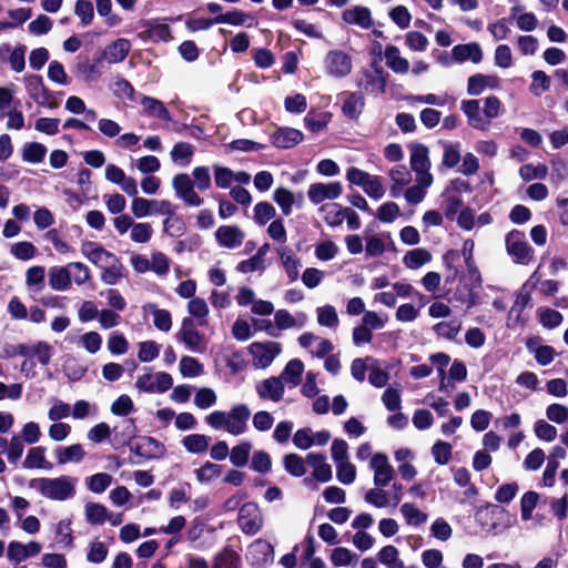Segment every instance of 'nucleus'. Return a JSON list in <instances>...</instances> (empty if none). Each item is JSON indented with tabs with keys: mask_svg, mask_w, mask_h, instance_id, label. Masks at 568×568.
Returning <instances> with one entry per match:
<instances>
[{
	"mask_svg": "<svg viewBox=\"0 0 568 568\" xmlns=\"http://www.w3.org/2000/svg\"><path fill=\"white\" fill-rule=\"evenodd\" d=\"M251 409L246 404H236L230 410H213L205 416L207 426L214 430H224L233 436L246 433Z\"/></svg>",
	"mask_w": 568,
	"mask_h": 568,
	"instance_id": "nucleus-1",
	"label": "nucleus"
},
{
	"mask_svg": "<svg viewBox=\"0 0 568 568\" xmlns=\"http://www.w3.org/2000/svg\"><path fill=\"white\" fill-rule=\"evenodd\" d=\"M78 478L61 475L59 477H40L29 481V487L52 501H65L75 496Z\"/></svg>",
	"mask_w": 568,
	"mask_h": 568,
	"instance_id": "nucleus-2",
	"label": "nucleus"
},
{
	"mask_svg": "<svg viewBox=\"0 0 568 568\" xmlns=\"http://www.w3.org/2000/svg\"><path fill=\"white\" fill-rule=\"evenodd\" d=\"M176 341L184 344L185 348L192 353L203 354L207 348V341L199 332L192 318L184 317L181 327L175 334Z\"/></svg>",
	"mask_w": 568,
	"mask_h": 568,
	"instance_id": "nucleus-3",
	"label": "nucleus"
},
{
	"mask_svg": "<svg viewBox=\"0 0 568 568\" xmlns=\"http://www.w3.org/2000/svg\"><path fill=\"white\" fill-rule=\"evenodd\" d=\"M506 251L516 263L527 265L534 256V251L526 241L524 232L513 230L505 237Z\"/></svg>",
	"mask_w": 568,
	"mask_h": 568,
	"instance_id": "nucleus-4",
	"label": "nucleus"
},
{
	"mask_svg": "<svg viewBox=\"0 0 568 568\" xmlns=\"http://www.w3.org/2000/svg\"><path fill=\"white\" fill-rule=\"evenodd\" d=\"M237 523L243 534L254 536L262 530L264 516L255 503H246L240 508Z\"/></svg>",
	"mask_w": 568,
	"mask_h": 568,
	"instance_id": "nucleus-5",
	"label": "nucleus"
},
{
	"mask_svg": "<svg viewBox=\"0 0 568 568\" xmlns=\"http://www.w3.org/2000/svg\"><path fill=\"white\" fill-rule=\"evenodd\" d=\"M324 67L329 77L345 78L352 72V58L343 50H331L324 58Z\"/></svg>",
	"mask_w": 568,
	"mask_h": 568,
	"instance_id": "nucleus-6",
	"label": "nucleus"
},
{
	"mask_svg": "<svg viewBox=\"0 0 568 568\" xmlns=\"http://www.w3.org/2000/svg\"><path fill=\"white\" fill-rule=\"evenodd\" d=\"M248 351L252 355L253 366L255 368H266L273 363L282 348L280 343L267 341L251 344Z\"/></svg>",
	"mask_w": 568,
	"mask_h": 568,
	"instance_id": "nucleus-7",
	"label": "nucleus"
},
{
	"mask_svg": "<svg viewBox=\"0 0 568 568\" xmlns=\"http://www.w3.org/2000/svg\"><path fill=\"white\" fill-rule=\"evenodd\" d=\"M173 385V378L169 373H146L138 376L135 387L145 393H165Z\"/></svg>",
	"mask_w": 568,
	"mask_h": 568,
	"instance_id": "nucleus-8",
	"label": "nucleus"
},
{
	"mask_svg": "<svg viewBox=\"0 0 568 568\" xmlns=\"http://www.w3.org/2000/svg\"><path fill=\"white\" fill-rule=\"evenodd\" d=\"M172 187L176 197L182 200L189 206H200L203 199L195 192L192 179L185 173H180L173 176Z\"/></svg>",
	"mask_w": 568,
	"mask_h": 568,
	"instance_id": "nucleus-9",
	"label": "nucleus"
},
{
	"mask_svg": "<svg viewBox=\"0 0 568 568\" xmlns=\"http://www.w3.org/2000/svg\"><path fill=\"white\" fill-rule=\"evenodd\" d=\"M369 468L374 473V485L386 487L394 479L395 471L389 464L388 457L383 453H376L371 457Z\"/></svg>",
	"mask_w": 568,
	"mask_h": 568,
	"instance_id": "nucleus-10",
	"label": "nucleus"
},
{
	"mask_svg": "<svg viewBox=\"0 0 568 568\" xmlns=\"http://www.w3.org/2000/svg\"><path fill=\"white\" fill-rule=\"evenodd\" d=\"M343 193V186L341 182L333 181L327 183H312L307 190L308 200L317 205L325 200L334 201L338 199Z\"/></svg>",
	"mask_w": 568,
	"mask_h": 568,
	"instance_id": "nucleus-11",
	"label": "nucleus"
},
{
	"mask_svg": "<svg viewBox=\"0 0 568 568\" xmlns=\"http://www.w3.org/2000/svg\"><path fill=\"white\" fill-rule=\"evenodd\" d=\"M81 253L92 264L100 268L109 266L110 263L114 264L118 258L115 254L106 251L101 244L90 241L82 243Z\"/></svg>",
	"mask_w": 568,
	"mask_h": 568,
	"instance_id": "nucleus-12",
	"label": "nucleus"
},
{
	"mask_svg": "<svg viewBox=\"0 0 568 568\" xmlns=\"http://www.w3.org/2000/svg\"><path fill=\"white\" fill-rule=\"evenodd\" d=\"M409 163L415 172V178H433L428 148L423 144H413L409 149Z\"/></svg>",
	"mask_w": 568,
	"mask_h": 568,
	"instance_id": "nucleus-13",
	"label": "nucleus"
},
{
	"mask_svg": "<svg viewBox=\"0 0 568 568\" xmlns=\"http://www.w3.org/2000/svg\"><path fill=\"white\" fill-rule=\"evenodd\" d=\"M105 179L119 185L126 195H136L139 193L136 180L126 175L125 172L115 164H108L105 166Z\"/></svg>",
	"mask_w": 568,
	"mask_h": 568,
	"instance_id": "nucleus-14",
	"label": "nucleus"
},
{
	"mask_svg": "<svg viewBox=\"0 0 568 568\" xmlns=\"http://www.w3.org/2000/svg\"><path fill=\"white\" fill-rule=\"evenodd\" d=\"M246 557L252 566L263 567L273 561L274 548L268 541L256 539L248 546Z\"/></svg>",
	"mask_w": 568,
	"mask_h": 568,
	"instance_id": "nucleus-15",
	"label": "nucleus"
},
{
	"mask_svg": "<svg viewBox=\"0 0 568 568\" xmlns=\"http://www.w3.org/2000/svg\"><path fill=\"white\" fill-rule=\"evenodd\" d=\"M41 549V545L34 540H31L28 544L12 540L8 545L7 557L10 561L20 564L29 557L39 555Z\"/></svg>",
	"mask_w": 568,
	"mask_h": 568,
	"instance_id": "nucleus-16",
	"label": "nucleus"
},
{
	"mask_svg": "<svg viewBox=\"0 0 568 568\" xmlns=\"http://www.w3.org/2000/svg\"><path fill=\"white\" fill-rule=\"evenodd\" d=\"M308 322V315L305 312L291 314L287 310H278L274 314V323L281 331L302 329Z\"/></svg>",
	"mask_w": 568,
	"mask_h": 568,
	"instance_id": "nucleus-17",
	"label": "nucleus"
},
{
	"mask_svg": "<svg viewBox=\"0 0 568 568\" xmlns=\"http://www.w3.org/2000/svg\"><path fill=\"white\" fill-rule=\"evenodd\" d=\"M500 85V79L495 74L477 73L468 78L467 93L469 95H479L486 89L496 90Z\"/></svg>",
	"mask_w": 568,
	"mask_h": 568,
	"instance_id": "nucleus-18",
	"label": "nucleus"
},
{
	"mask_svg": "<svg viewBox=\"0 0 568 568\" xmlns=\"http://www.w3.org/2000/svg\"><path fill=\"white\" fill-rule=\"evenodd\" d=\"M284 383L280 377H270L256 385V393L262 399H270L275 403L284 396Z\"/></svg>",
	"mask_w": 568,
	"mask_h": 568,
	"instance_id": "nucleus-19",
	"label": "nucleus"
},
{
	"mask_svg": "<svg viewBox=\"0 0 568 568\" xmlns=\"http://www.w3.org/2000/svg\"><path fill=\"white\" fill-rule=\"evenodd\" d=\"M215 237L220 246L226 248H236L242 244L244 240V233L237 226L223 225L216 230Z\"/></svg>",
	"mask_w": 568,
	"mask_h": 568,
	"instance_id": "nucleus-20",
	"label": "nucleus"
},
{
	"mask_svg": "<svg viewBox=\"0 0 568 568\" xmlns=\"http://www.w3.org/2000/svg\"><path fill=\"white\" fill-rule=\"evenodd\" d=\"M303 133L293 128H280L271 135V142L274 146L290 149L302 142Z\"/></svg>",
	"mask_w": 568,
	"mask_h": 568,
	"instance_id": "nucleus-21",
	"label": "nucleus"
},
{
	"mask_svg": "<svg viewBox=\"0 0 568 568\" xmlns=\"http://www.w3.org/2000/svg\"><path fill=\"white\" fill-rule=\"evenodd\" d=\"M452 55L453 59L459 63H463L465 61L479 63L483 60V50L479 43L470 42L466 44L455 45L452 50Z\"/></svg>",
	"mask_w": 568,
	"mask_h": 568,
	"instance_id": "nucleus-22",
	"label": "nucleus"
},
{
	"mask_svg": "<svg viewBox=\"0 0 568 568\" xmlns=\"http://www.w3.org/2000/svg\"><path fill=\"white\" fill-rule=\"evenodd\" d=\"M342 19L348 24H356L362 29H368L373 24L372 14L368 8L355 6L342 13Z\"/></svg>",
	"mask_w": 568,
	"mask_h": 568,
	"instance_id": "nucleus-23",
	"label": "nucleus"
},
{
	"mask_svg": "<svg viewBox=\"0 0 568 568\" xmlns=\"http://www.w3.org/2000/svg\"><path fill=\"white\" fill-rule=\"evenodd\" d=\"M146 29L139 37L144 41L169 42L172 40L170 27L166 23L149 21L145 23Z\"/></svg>",
	"mask_w": 568,
	"mask_h": 568,
	"instance_id": "nucleus-24",
	"label": "nucleus"
},
{
	"mask_svg": "<svg viewBox=\"0 0 568 568\" xmlns=\"http://www.w3.org/2000/svg\"><path fill=\"white\" fill-rule=\"evenodd\" d=\"M306 463L313 468V478L327 483L332 479V467L326 463V457L322 454L311 453L306 456Z\"/></svg>",
	"mask_w": 568,
	"mask_h": 568,
	"instance_id": "nucleus-25",
	"label": "nucleus"
},
{
	"mask_svg": "<svg viewBox=\"0 0 568 568\" xmlns=\"http://www.w3.org/2000/svg\"><path fill=\"white\" fill-rule=\"evenodd\" d=\"M386 65L395 73L405 74L409 71V62L402 57L396 45L388 44L384 50Z\"/></svg>",
	"mask_w": 568,
	"mask_h": 568,
	"instance_id": "nucleus-26",
	"label": "nucleus"
},
{
	"mask_svg": "<svg viewBox=\"0 0 568 568\" xmlns=\"http://www.w3.org/2000/svg\"><path fill=\"white\" fill-rule=\"evenodd\" d=\"M131 43L128 39L120 38L110 43L103 51V58L109 63L122 62L130 52Z\"/></svg>",
	"mask_w": 568,
	"mask_h": 568,
	"instance_id": "nucleus-27",
	"label": "nucleus"
},
{
	"mask_svg": "<svg viewBox=\"0 0 568 568\" xmlns=\"http://www.w3.org/2000/svg\"><path fill=\"white\" fill-rule=\"evenodd\" d=\"M278 254L288 280L295 282L300 275L301 260L288 247H282Z\"/></svg>",
	"mask_w": 568,
	"mask_h": 568,
	"instance_id": "nucleus-28",
	"label": "nucleus"
},
{
	"mask_svg": "<svg viewBox=\"0 0 568 568\" xmlns=\"http://www.w3.org/2000/svg\"><path fill=\"white\" fill-rule=\"evenodd\" d=\"M343 106L342 111L344 115L349 119H356L359 116L364 109V98L357 92H345L342 94Z\"/></svg>",
	"mask_w": 568,
	"mask_h": 568,
	"instance_id": "nucleus-29",
	"label": "nucleus"
},
{
	"mask_svg": "<svg viewBox=\"0 0 568 568\" xmlns=\"http://www.w3.org/2000/svg\"><path fill=\"white\" fill-rule=\"evenodd\" d=\"M49 284L54 291H67L71 285L69 264L65 266H53L49 270Z\"/></svg>",
	"mask_w": 568,
	"mask_h": 568,
	"instance_id": "nucleus-30",
	"label": "nucleus"
},
{
	"mask_svg": "<svg viewBox=\"0 0 568 568\" xmlns=\"http://www.w3.org/2000/svg\"><path fill=\"white\" fill-rule=\"evenodd\" d=\"M434 178L420 176L415 178V185L409 186L405 192V199L409 204L420 203L425 196L427 189L433 184Z\"/></svg>",
	"mask_w": 568,
	"mask_h": 568,
	"instance_id": "nucleus-31",
	"label": "nucleus"
},
{
	"mask_svg": "<svg viewBox=\"0 0 568 568\" xmlns=\"http://www.w3.org/2000/svg\"><path fill=\"white\" fill-rule=\"evenodd\" d=\"M22 465L26 469L50 470L52 468V464L45 458V448L42 446H37L29 449Z\"/></svg>",
	"mask_w": 568,
	"mask_h": 568,
	"instance_id": "nucleus-32",
	"label": "nucleus"
},
{
	"mask_svg": "<svg viewBox=\"0 0 568 568\" xmlns=\"http://www.w3.org/2000/svg\"><path fill=\"white\" fill-rule=\"evenodd\" d=\"M304 372V364L301 359H291L284 367L283 372L278 376L282 382L287 384L290 387H296Z\"/></svg>",
	"mask_w": 568,
	"mask_h": 568,
	"instance_id": "nucleus-33",
	"label": "nucleus"
},
{
	"mask_svg": "<svg viewBox=\"0 0 568 568\" xmlns=\"http://www.w3.org/2000/svg\"><path fill=\"white\" fill-rule=\"evenodd\" d=\"M432 329L438 337L454 341L462 329V321L458 317L440 321Z\"/></svg>",
	"mask_w": 568,
	"mask_h": 568,
	"instance_id": "nucleus-34",
	"label": "nucleus"
},
{
	"mask_svg": "<svg viewBox=\"0 0 568 568\" xmlns=\"http://www.w3.org/2000/svg\"><path fill=\"white\" fill-rule=\"evenodd\" d=\"M215 23H229L232 26H246L248 28L257 24L254 17L241 10H233L215 17Z\"/></svg>",
	"mask_w": 568,
	"mask_h": 568,
	"instance_id": "nucleus-35",
	"label": "nucleus"
},
{
	"mask_svg": "<svg viewBox=\"0 0 568 568\" xmlns=\"http://www.w3.org/2000/svg\"><path fill=\"white\" fill-rule=\"evenodd\" d=\"M140 103L143 108V112L149 116H154L164 121H170L171 115L162 101L143 95L140 100Z\"/></svg>",
	"mask_w": 568,
	"mask_h": 568,
	"instance_id": "nucleus-36",
	"label": "nucleus"
},
{
	"mask_svg": "<svg viewBox=\"0 0 568 568\" xmlns=\"http://www.w3.org/2000/svg\"><path fill=\"white\" fill-rule=\"evenodd\" d=\"M462 110L468 119V123L479 130H486L488 122H486L480 115V108L478 100H466L462 102Z\"/></svg>",
	"mask_w": 568,
	"mask_h": 568,
	"instance_id": "nucleus-37",
	"label": "nucleus"
},
{
	"mask_svg": "<svg viewBox=\"0 0 568 568\" xmlns=\"http://www.w3.org/2000/svg\"><path fill=\"white\" fill-rule=\"evenodd\" d=\"M85 456V452L80 444H73L65 447H58L55 449V457L59 465L69 463H80Z\"/></svg>",
	"mask_w": 568,
	"mask_h": 568,
	"instance_id": "nucleus-38",
	"label": "nucleus"
},
{
	"mask_svg": "<svg viewBox=\"0 0 568 568\" xmlns=\"http://www.w3.org/2000/svg\"><path fill=\"white\" fill-rule=\"evenodd\" d=\"M241 556L231 547H225L213 558V568H241Z\"/></svg>",
	"mask_w": 568,
	"mask_h": 568,
	"instance_id": "nucleus-39",
	"label": "nucleus"
},
{
	"mask_svg": "<svg viewBox=\"0 0 568 568\" xmlns=\"http://www.w3.org/2000/svg\"><path fill=\"white\" fill-rule=\"evenodd\" d=\"M389 178L393 182L390 187V195L394 197H397L403 187L406 186L412 180L410 172L405 165L394 166L389 172Z\"/></svg>",
	"mask_w": 568,
	"mask_h": 568,
	"instance_id": "nucleus-40",
	"label": "nucleus"
},
{
	"mask_svg": "<svg viewBox=\"0 0 568 568\" xmlns=\"http://www.w3.org/2000/svg\"><path fill=\"white\" fill-rule=\"evenodd\" d=\"M399 511L408 526L419 527L428 519V515L413 503H404L400 506Z\"/></svg>",
	"mask_w": 568,
	"mask_h": 568,
	"instance_id": "nucleus-41",
	"label": "nucleus"
},
{
	"mask_svg": "<svg viewBox=\"0 0 568 568\" xmlns=\"http://www.w3.org/2000/svg\"><path fill=\"white\" fill-rule=\"evenodd\" d=\"M345 211L346 207L343 209L337 203H327L320 207L324 222L332 227L339 226L343 223L345 220Z\"/></svg>",
	"mask_w": 568,
	"mask_h": 568,
	"instance_id": "nucleus-42",
	"label": "nucleus"
},
{
	"mask_svg": "<svg viewBox=\"0 0 568 568\" xmlns=\"http://www.w3.org/2000/svg\"><path fill=\"white\" fill-rule=\"evenodd\" d=\"M195 148L189 142H178L170 152L173 163L180 166H186L191 163Z\"/></svg>",
	"mask_w": 568,
	"mask_h": 568,
	"instance_id": "nucleus-43",
	"label": "nucleus"
},
{
	"mask_svg": "<svg viewBox=\"0 0 568 568\" xmlns=\"http://www.w3.org/2000/svg\"><path fill=\"white\" fill-rule=\"evenodd\" d=\"M316 321L320 326L336 329L339 324L338 314L333 305H323L316 308Z\"/></svg>",
	"mask_w": 568,
	"mask_h": 568,
	"instance_id": "nucleus-44",
	"label": "nucleus"
},
{
	"mask_svg": "<svg viewBox=\"0 0 568 568\" xmlns=\"http://www.w3.org/2000/svg\"><path fill=\"white\" fill-rule=\"evenodd\" d=\"M143 310L152 314L153 324L159 331L169 332L171 329L172 317L169 311L158 308L155 304H148Z\"/></svg>",
	"mask_w": 568,
	"mask_h": 568,
	"instance_id": "nucleus-45",
	"label": "nucleus"
},
{
	"mask_svg": "<svg viewBox=\"0 0 568 568\" xmlns=\"http://www.w3.org/2000/svg\"><path fill=\"white\" fill-rule=\"evenodd\" d=\"M47 154V148L39 142H28L23 144L21 158L24 162L38 164L42 162Z\"/></svg>",
	"mask_w": 568,
	"mask_h": 568,
	"instance_id": "nucleus-46",
	"label": "nucleus"
},
{
	"mask_svg": "<svg viewBox=\"0 0 568 568\" xmlns=\"http://www.w3.org/2000/svg\"><path fill=\"white\" fill-rule=\"evenodd\" d=\"M378 561L386 568H405L398 549L393 545L384 546L377 554Z\"/></svg>",
	"mask_w": 568,
	"mask_h": 568,
	"instance_id": "nucleus-47",
	"label": "nucleus"
},
{
	"mask_svg": "<svg viewBox=\"0 0 568 568\" xmlns=\"http://www.w3.org/2000/svg\"><path fill=\"white\" fill-rule=\"evenodd\" d=\"M138 450L148 458H160L165 454V446L153 437H144L138 445Z\"/></svg>",
	"mask_w": 568,
	"mask_h": 568,
	"instance_id": "nucleus-48",
	"label": "nucleus"
},
{
	"mask_svg": "<svg viewBox=\"0 0 568 568\" xmlns=\"http://www.w3.org/2000/svg\"><path fill=\"white\" fill-rule=\"evenodd\" d=\"M45 270L43 266L34 265L26 272V285L29 291L39 293L44 286Z\"/></svg>",
	"mask_w": 568,
	"mask_h": 568,
	"instance_id": "nucleus-49",
	"label": "nucleus"
},
{
	"mask_svg": "<svg viewBox=\"0 0 568 568\" xmlns=\"http://www.w3.org/2000/svg\"><path fill=\"white\" fill-rule=\"evenodd\" d=\"M182 445L191 454H201L207 450L210 437L204 434H191L182 439Z\"/></svg>",
	"mask_w": 568,
	"mask_h": 568,
	"instance_id": "nucleus-50",
	"label": "nucleus"
},
{
	"mask_svg": "<svg viewBox=\"0 0 568 568\" xmlns=\"http://www.w3.org/2000/svg\"><path fill=\"white\" fill-rule=\"evenodd\" d=\"M432 260V254L426 248H414L408 251L403 258L406 267L416 270L427 264Z\"/></svg>",
	"mask_w": 568,
	"mask_h": 568,
	"instance_id": "nucleus-51",
	"label": "nucleus"
},
{
	"mask_svg": "<svg viewBox=\"0 0 568 568\" xmlns=\"http://www.w3.org/2000/svg\"><path fill=\"white\" fill-rule=\"evenodd\" d=\"M442 165L447 169L455 168L462 160L460 144L458 142H442Z\"/></svg>",
	"mask_w": 568,
	"mask_h": 568,
	"instance_id": "nucleus-52",
	"label": "nucleus"
},
{
	"mask_svg": "<svg viewBox=\"0 0 568 568\" xmlns=\"http://www.w3.org/2000/svg\"><path fill=\"white\" fill-rule=\"evenodd\" d=\"M383 488L384 487L375 486L374 488L368 489L364 497L365 501L376 508L393 506L390 496Z\"/></svg>",
	"mask_w": 568,
	"mask_h": 568,
	"instance_id": "nucleus-53",
	"label": "nucleus"
},
{
	"mask_svg": "<svg viewBox=\"0 0 568 568\" xmlns=\"http://www.w3.org/2000/svg\"><path fill=\"white\" fill-rule=\"evenodd\" d=\"M187 312L194 317L199 325H204L206 323V317L210 313L209 305L203 297H193L187 303Z\"/></svg>",
	"mask_w": 568,
	"mask_h": 568,
	"instance_id": "nucleus-54",
	"label": "nucleus"
},
{
	"mask_svg": "<svg viewBox=\"0 0 568 568\" xmlns=\"http://www.w3.org/2000/svg\"><path fill=\"white\" fill-rule=\"evenodd\" d=\"M4 53H10L9 63L13 71L22 72L24 70L26 61L23 47H18L11 50L9 44H2L0 45V55Z\"/></svg>",
	"mask_w": 568,
	"mask_h": 568,
	"instance_id": "nucleus-55",
	"label": "nucleus"
},
{
	"mask_svg": "<svg viewBox=\"0 0 568 568\" xmlns=\"http://www.w3.org/2000/svg\"><path fill=\"white\" fill-rule=\"evenodd\" d=\"M551 85V79L545 71L537 70L531 73V84L529 91L535 97H540L544 92L548 91Z\"/></svg>",
	"mask_w": 568,
	"mask_h": 568,
	"instance_id": "nucleus-56",
	"label": "nucleus"
},
{
	"mask_svg": "<svg viewBox=\"0 0 568 568\" xmlns=\"http://www.w3.org/2000/svg\"><path fill=\"white\" fill-rule=\"evenodd\" d=\"M217 402V395L214 389L210 387H201L195 390L194 405L199 409H209Z\"/></svg>",
	"mask_w": 568,
	"mask_h": 568,
	"instance_id": "nucleus-57",
	"label": "nucleus"
},
{
	"mask_svg": "<svg viewBox=\"0 0 568 568\" xmlns=\"http://www.w3.org/2000/svg\"><path fill=\"white\" fill-rule=\"evenodd\" d=\"M37 253V247L29 241L17 242L10 246V254L20 261H30Z\"/></svg>",
	"mask_w": 568,
	"mask_h": 568,
	"instance_id": "nucleus-58",
	"label": "nucleus"
},
{
	"mask_svg": "<svg viewBox=\"0 0 568 568\" xmlns=\"http://www.w3.org/2000/svg\"><path fill=\"white\" fill-rule=\"evenodd\" d=\"M454 300L466 310H470L477 304L478 295L474 290L466 284H460L454 293Z\"/></svg>",
	"mask_w": 568,
	"mask_h": 568,
	"instance_id": "nucleus-59",
	"label": "nucleus"
},
{
	"mask_svg": "<svg viewBox=\"0 0 568 568\" xmlns=\"http://www.w3.org/2000/svg\"><path fill=\"white\" fill-rule=\"evenodd\" d=\"M273 200L281 207L284 215L287 216L292 213L295 196L290 190L277 187L273 193Z\"/></svg>",
	"mask_w": 568,
	"mask_h": 568,
	"instance_id": "nucleus-60",
	"label": "nucleus"
},
{
	"mask_svg": "<svg viewBox=\"0 0 568 568\" xmlns=\"http://www.w3.org/2000/svg\"><path fill=\"white\" fill-rule=\"evenodd\" d=\"M180 373L183 377L193 378L204 373L203 365L194 357L183 356L180 361Z\"/></svg>",
	"mask_w": 568,
	"mask_h": 568,
	"instance_id": "nucleus-61",
	"label": "nucleus"
},
{
	"mask_svg": "<svg viewBox=\"0 0 568 568\" xmlns=\"http://www.w3.org/2000/svg\"><path fill=\"white\" fill-rule=\"evenodd\" d=\"M153 235V229L150 223L146 222H134L131 232L130 239L132 242L138 244L148 243Z\"/></svg>",
	"mask_w": 568,
	"mask_h": 568,
	"instance_id": "nucleus-62",
	"label": "nucleus"
},
{
	"mask_svg": "<svg viewBox=\"0 0 568 568\" xmlns=\"http://www.w3.org/2000/svg\"><path fill=\"white\" fill-rule=\"evenodd\" d=\"M108 509L98 503H88L85 505V518L87 521L92 525H101L108 518Z\"/></svg>",
	"mask_w": 568,
	"mask_h": 568,
	"instance_id": "nucleus-63",
	"label": "nucleus"
},
{
	"mask_svg": "<svg viewBox=\"0 0 568 568\" xmlns=\"http://www.w3.org/2000/svg\"><path fill=\"white\" fill-rule=\"evenodd\" d=\"M192 182L194 189L196 187L199 191H206L212 185V179L210 169L207 166H195L192 170Z\"/></svg>",
	"mask_w": 568,
	"mask_h": 568,
	"instance_id": "nucleus-64",
	"label": "nucleus"
}]
</instances>
